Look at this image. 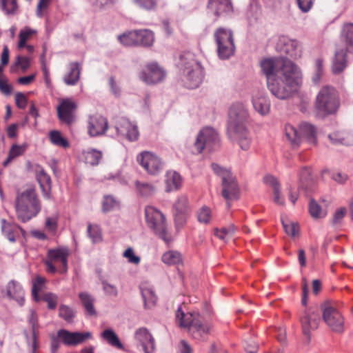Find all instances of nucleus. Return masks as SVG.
Here are the masks:
<instances>
[{"instance_id":"obj_31","label":"nucleus","mask_w":353,"mask_h":353,"mask_svg":"<svg viewBox=\"0 0 353 353\" xmlns=\"http://www.w3.org/2000/svg\"><path fill=\"white\" fill-rule=\"evenodd\" d=\"M135 190L137 195L142 198H150L157 192V187L150 182L137 180L134 181Z\"/></svg>"},{"instance_id":"obj_49","label":"nucleus","mask_w":353,"mask_h":353,"mask_svg":"<svg viewBox=\"0 0 353 353\" xmlns=\"http://www.w3.org/2000/svg\"><path fill=\"white\" fill-rule=\"evenodd\" d=\"M2 10L7 14H14L17 9V0H0Z\"/></svg>"},{"instance_id":"obj_10","label":"nucleus","mask_w":353,"mask_h":353,"mask_svg":"<svg viewBox=\"0 0 353 353\" xmlns=\"http://www.w3.org/2000/svg\"><path fill=\"white\" fill-rule=\"evenodd\" d=\"M220 138L217 131L211 127H205L198 133L194 143L198 153L203 150L212 152L219 146Z\"/></svg>"},{"instance_id":"obj_41","label":"nucleus","mask_w":353,"mask_h":353,"mask_svg":"<svg viewBox=\"0 0 353 353\" xmlns=\"http://www.w3.org/2000/svg\"><path fill=\"white\" fill-rule=\"evenodd\" d=\"M162 261L168 265H179L181 263L182 258L179 252L170 250L163 254Z\"/></svg>"},{"instance_id":"obj_37","label":"nucleus","mask_w":353,"mask_h":353,"mask_svg":"<svg viewBox=\"0 0 353 353\" xmlns=\"http://www.w3.org/2000/svg\"><path fill=\"white\" fill-rule=\"evenodd\" d=\"M101 337L111 346L119 350H123L124 346L120 341L118 336L112 329H106L101 334Z\"/></svg>"},{"instance_id":"obj_18","label":"nucleus","mask_w":353,"mask_h":353,"mask_svg":"<svg viewBox=\"0 0 353 353\" xmlns=\"http://www.w3.org/2000/svg\"><path fill=\"white\" fill-rule=\"evenodd\" d=\"M57 336L64 345L68 346H76L92 338L90 332H72L64 329L59 330L57 332Z\"/></svg>"},{"instance_id":"obj_7","label":"nucleus","mask_w":353,"mask_h":353,"mask_svg":"<svg viewBox=\"0 0 353 353\" xmlns=\"http://www.w3.org/2000/svg\"><path fill=\"white\" fill-rule=\"evenodd\" d=\"M212 169L222 179L221 194L223 197L228 201L237 199L239 196V187L236 178L230 170L223 168L216 163H212Z\"/></svg>"},{"instance_id":"obj_44","label":"nucleus","mask_w":353,"mask_h":353,"mask_svg":"<svg viewBox=\"0 0 353 353\" xmlns=\"http://www.w3.org/2000/svg\"><path fill=\"white\" fill-rule=\"evenodd\" d=\"M118 40L125 46H137V30L123 33L118 37Z\"/></svg>"},{"instance_id":"obj_59","label":"nucleus","mask_w":353,"mask_h":353,"mask_svg":"<svg viewBox=\"0 0 353 353\" xmlns=\"http://www.w3.org/2000/svg\"><path fill=\"white\" fill-rule=\"evenodd\" d=\"M15 65L19 66L25 72L30 65V59L27 57L19 55L16 57Z\"/></svg>"},{"instance_id":"obj_51","label":"nucleus","mask_w":353,"mask_h":353,"mask_svg":"<svg viewBox=\"0 0 353 353\" xmlns=\"http://www.w3.org/2000/svg\"><path fill=\"white\" fill-rule=\"evenodd\" d=\"M43 300L48 303V309L54 310L57 305L58 296L55 294L48 292L43 295Z\"/></svg>"},{"instance_id":"obj_62","label":"nucleus","mask_w":353,"mask_h":353,"mask_svg":"<svg viewBox=\"0 0 353 353\" xmlns=\"http://www.w3.org/2000/svg\"><path fill=\"white\" fill-rule=\"evenodd\" d=\"M88 233L94 243L99 242L101 240V234L97 228H92V226L89 225L88 227Z\"/></svg>"},{"instance_id":"obj_52","label":"nucleus","mask_w":353,"mask_h":353,"mask_svg":"<svg viewBox=\"0 0 353 353\" xmlns=\"http://www.w3.org/2000/svg\"><path fill=\"white\" fill-rule=\"evenodd\" d=\"M108 85L111 93L115 97H119L121 94V89L117 81H116L114 77H110L108 79Z\"/></svg>"},{"instance_id":"obj_39","label":"nucleus","mask_w":353,"mask_h":353,"mask_svg":"<svg viewBox=\"0 0 353 353\" xmlns=\"http://www.w3.org/2000/svg\"><path fill=\"white\" fill-rule=\"evenodd\" d=\"M141 291L145 307L149 308L153 306L157 300V297L156 296L154 290L150 288L141 287Z\"/></svg>"},{"instance_id":"obj_28","label":"nucleus","mask_w":353,"mask_h":353,"mask_svg":"<svg viewBox=\"0 0 353 353\" xmlns=\"http://www.w3.org/2000/svg\"><path fill=\"white\" fill-rule=\"evenodd\" d=\"M252 103L254 110L261 116H266L270 110V101L263 93H257L252 97Z\"/></svg>"},{"instance_id":"obj_23","label":"nucleus","mask_w":353,"mask_h":353,"mask_svg":"<svg viewBox=\"0 0 353 353\" xmlns=\"http://www.w3.org/2000/svg\"><path fill=\"white\" fill-rule=\"evenodd\" d=\"M6 296L8 298L15 301L20 306L25 303V292L21 284L16 281H10L6 286Z\"/></svg>"},{"instance_id":"obj_9","label":"nucleus","mask_w":353,"mask_h":353,"mask_svg":"<svg viewBox=\"0 0 353 353\" xmlns=\"http://www.w3.org/2000/svg\"><path fill=\"white\" fill-rule=\"evenodd\" d=\"M214 37L219 58L228 59L235 52L232 32L230 29L219 28L215 31Z\"/></svg>"},{"instance_id":"obj_38","label":"nucleus","mask_w":353,"mask_h":353,"mask_svg":"<svg viewBox=\"0 0 353 353\" xmlns=\"http://www.w3.org/2000/svg\"><path fill=\"white\" fill-rule=\"evenodd\" d=\"M1 231L3 234L10 241L15 242V232L19 229V226L15 224H12L6 221V219H1Z\"/></svg>"},{"instance_id":"obj_29","label":"nucleus","mask_w":353,"mask_h":353,"mask_svg":"<svg viewBox=\"0 0 353 353\" xmlns=\"http://www.w3.org/2000/svg\"><path fill=\"white\" fill-rule=\"evenodd\" d=\"M165 191L172 192L179 190L183 183V179L179 173L174 170H169L165 175Z\"/></svg>"},{"instance_id":"obj_53","label":"nucleus","mask_w":353,"mask_h":353,"mask_svg":"<svg viewBox=\"0 0 353 353\" xmlns=\"http://www.w3.org/2000/svg\"><path fill=\"white\" fill-rule=\"evenodd\" d=\"M45 283V279L41 276H37L34 279L32 288V294L36 301L39 300L38 292Z\"/></svg>"},{"instance_id":"obj_26","label":"nucleus","mask_w":353,"mask_h":353,"mask_svg":"<svg viewBox=\"0 0 353 353\" xmlns=\"http://www.w3.org/2000/svg\"><path fill=\"white\" fill-rule=\"evenodd\" d=\"M76 108V105L74 102L69 99H64L57 108V114L59 119L67 123L70 124L73 121L72 112Z\"/></svg>"},{"instance_id":"obj_36","label":"nucleus","mask_w":353,"mask_h":353,"mask_svg":"<svg viewBox=\"0 0 353 353\" xmlns=\"http://www.w3.org/2000/svg\"><path fill=\"white\" fill-rule=\"evenodd\" d=\"M79 298L85 310L86 314L89 316L95 315L97 312L94 307V297L88 292H83L79 293Z\"/></svg>"},{"instance_id":"obj_25","label":"nucleus","mask_w":353,"mask_h":353,"mask_svg":"<svg viewBox=\"0 0 353 353\" xmlns=\"http://www.w3.org/2000/svg\"><path fill=\"white\" fill-rule=\"evenodd\" d=\"M280 43L283 45L281 51L290 57L297 59L301 56V47L297 40L283 37Z\"/></svg>"},{"instance_id":"obj_24","label":"nucleus","mask_w":353,"mask_h":353,"mask_svg":"<svg viewBox=\"0 0 353 353\" xmlns=\"http://www.w3.org/2000/svg\"><path fill=\"white\" fill-rule=\"evenodd\" d=\"M135 339L139 341L145 353H154L155 342L149 331L145 327L138 329L134 334Z\"/></svg>"},{"instance_id":"obj_16","label":"nucleus","mask_w":353,"mask_h":353,"mask_svg":"<svg viewBox=\"0 0 353 353\" xmlns=\"http://www.w3.org/2000/svg\"><path fill=\"white\" fill-rule=\"evenodd\" d=\"M165 72L157 63H150L145 65L139 74L140 79L147 84H155L162 81Z\"/></svg>"},{"instance_id":"obj_30","label":"nucleus","mask_w":353,"mask_h":353,"mask_svg":"<svg viewBox=\"0 0 353 353\" xmlns=\"http://www.w3.org/2000/svg\"><path fill=\"white\" fill-rule=\"evenodd\" d=\"M68 72L63 76V81L68 85H74L80 78L81 63L79 62H71L68 66Z\"/></svg>"},{"instance_id":"obj_13","label":"nucleus","mask_w":353,"mask_h":353,"mask_svg":"<svg viewBox=\"0 0 353 353\" xmlns=\"http://www.w3.org/2000/svg\"><path fill=\"white\" fill-rule=\"evenodd\" d=\"M137 160L150 175H157L163 170L164 167V163L161 159L149 151H143L140 153L137 156Z\"/></svg>"},{"instance_id":"obj_54","label":"nucleus","mask_w":353,"mask_h":353,"mask_svg":"<svg viewBox=\"0 0 353 353\" xmlns=\"http://www.w3.org/2000/svg\"><path fill=\"white\" fill-rule=\"evenodd\" d=\"M323 73V61L321 59H318L315 63V73L312 78L313 81L315 83H318L321 79V76Z\"/></svg>"},{"instance_id":"obj_27","label":"nucleus","mask_w":353,"mask_h":353,"mask_svg":"<svg viewBox=\"0 0 353 353\" xmlns=\"http://www.w3.org/2000/svg\"><path fill=\"white\" fill-rule=\"evenodd\" d=\"M36 176L41 189L43 196L45 199L50 198L51 192V179L50 176L45 172L43 168L37 165L36 167Z\"/></svg>"},{"instance_id":"obj_33","label":"nucleus","mask_w":353,"mask_h":353,"mask_svg":"<svg viewBox=\"0 0 353 353\" xmlns=\"http://www.w3.org/2000/svg\"><path fill=\"white\" fill-rule=\"evenodd\" d=\"M346 66V52L344 50H337L332 61V72L338 74L343 72Z\"/></svg>"},{"instance_id":"obj_48","label":"nucleus","mask_w":353,"mask_h":353,"mask_svg":"<svg viewBox=\"0 0 353 353\" xmlns=\"http://www.w3.org/2000/svg\"><path fill=\"white\" fill-rule=\"evenodd\" d=\"M59 316L67 322H71L74 316V312L69 306L61 305L59 308Z\"/></svg>"},{"instance_id":"obj_6","label":"nucleus","mask_w":353,"mask_h":353,"mask_svg":"<svg viewBox=\"0 0 353 353\" xmlns=\"http://www.w3.org/2000/svg\"><path fill=\"white\" fill-rule=\"evenodd\" d=\"M176 319L180 327L188 328L194 339H200L209 332L210 325L203 322L198 312L185 313L179 306L176 312Z\"/></svg>"},{"instance_id":"obj_46","label":"nucleus","mask_w":353,"mask_h":353,"mask_svg":"<svg viewBox=\"0 0 353 353\" xmlns=\"http://www.w3.org/2000/svg\"><path fill=\"white\" fill-rule=\"evenodd\" d=\"M118 205L116 199L112 195H105L102 201V211L104 213L109 212L114 210Z\"/></svg>"},{"instance_id":"obj_17","label":"nucleus","mask_w":353,"mask_h":353,"mask_svg":"<svg viewBox=\"0 0 353 353\" xmlns=\"http://www.w3.org/2000/svg\"><path fill=\"white\" fill-rule=\"evenodd\" d=\"M117 135L119 138H126L130 141H134L138 139L139 133L137 126L132 123L126 118H121L114 126Z\"/></svg>"},{"instance_id":"obj_58","label":"nucleus","mask_w":353,"mask_h":353,"mask_svg":"<svg viewBox=\"0 0 353 353\" xmlns=\"http://www.w3.org/2000/svg\"><path fill=\"white\" fill-rule=\"evenodd\" d=\"M101 283L105 294L112 296H117L118 295V290L116 286L108 283L105 280H103Z\"/></svg>"},{"instance_id":"obj_60","label":"nucleus","mask_w":353,"mask_h":353,"mask_svg":"<svg viewBox=\"0 0 353 353\" xmlns=\"http://www.w3.org/2000/svg\"><path fill=\"white\" fill-rule=\"evenodd\" d=\"M136 3L141 8L152 10L156 8L157 1L156 0H134Z\"/></svg>"},{"instance_id":"obj_61","label":"nucleus","mask_w":353,"mask_h":353,"mask_svg":"<svg viewBox=\"0 0 353 353\" xmlns=\"http://www.w3.org/2000/svg\"><path fill=\"white\" fill-rule=\"evenodd\" d=\"M45 226L48 231L54 233L57 229V218L56 216L47 217Z\"/></svg>"},{"instance_id":"obj_45","label":"nucleus","mask_w":353,"mask_h":353,"mask_svg":"<svg viewBox=\"0 0 353 353\" xmlns=\"http://www.w3.org/2000/svg\"><path fill=\"white\" fill-rule=\"evenodd\" d=\"M50 139L51 142L57 146L66 148L69 146V143L59 131L52 130L50 133Z\"/></svg>"},{"instance_id":"obj_14","label":"nucleus","mask_w":353,"mask_h":353,"mask_svg":"<svg viewBox=\"0 0 353 353\" xmlns=\"http://www.w3.org/2000/svg\"><path fill=\"white\" fill-rule=\"evenodd\" d=\"M207 7L208 12L215 17V20L231 17L234 12L232 0H208Z\"/></svg>"},{"instance_id":"obj_57","label":"nucleus","mask_w":353,"mask_h":353,"mask_svg":"<svg viewBox=\"0 0 353 353\" xmlns=\"http://www.w3.org/2000/svg\"><path fill=\"white\" fill-rule=\"evenodd\" d=\"M345 213L346 209L345 208H340L337 209L334 214L332 224L334 226L339 225L344 218Z\"/></svg>"},{"instance_id":"obj_35","label":"nucleus","mask_w":353,"mask_h":353,"mask_svg":"<svg viewBox=\"0 0 353 353\" xmlns=\"http://www.w3.org/2000/svg\"><path fill=\"white\" fill-rule=\"evenodd\" d=\"M137 30V46L150 47L154 41V36L152 31L143 29Z\"/></svg>"},{"instance_id":"obj_34","label":"nucleus","mask_w":353,"mask_h":353,"mask_svg":"<svg viewBox=\"0 0 353 353\" xmlns=\"http://www.w3.org/2000/svg\"><path fill=\"white\" fill-rule=\"evenodd\" d=\"M263 181L273 188L274 201L279 205H284V199L281 196V185L277 179L272 175H267Z\"/></svg>"},{"instance_id":"obj_40","label":"nucleus","mask_w":353,"mask_h":353,"mask_svg":"<svg viewBox=\"0 0 353 353\" xmlns=\"http://www.w3.org/2000/svg\"><path fill=\"white\" fill-rule=\"evenodd\" d=\"M83 156L86 163L97 165L102 158V152L96 149H88L83 152Z\"/></svg>"},{"instance_id":"obj_64","label":"nucleus","mask_w":353,"mask_h":353,"mask_svg":"<svg viewBox=\"0 0 353 353\" xmlns=\"http://www.w3.org/2000/svg\"><path fill=\"white\" fill-rule=\"evenodd\" d=\"M37 31L32 29L28 26L21 30L19 34V38H23L26 41L31 37L32 35L37 34Z\"/></svg>"},{"instance_id":"obj_20","label":"nucleus","mask_w":353,"mask_h":353,"mask_svg":"<svg viewBox=\"0 0 353 353\" xmlns=\"http://www.w3.org/2000/svg\"><path fill=\"white\" fill-rule=\"evenodd\" d=\"M28 322L31 327L32 336H30L26 331L24 332V334L28 345L31 347L32 353H35L39 347L38 339L39 336V325L38 323L37 314L32 309L30 310V314L28 316Z\"/></svg>"},{"instance_id":"obj_55","label":"nucleus","mask_w":353,"mask_h":353,"mask_svg":"<svg viewBox=\"0 0 353 353\" xmlns=\"http://www.w3.org/2000/svg\"><path fill=\"white\" fill-rule=\"evenodd\" d=\"M123 256L128 259L129 263L132 264L138 265L141 261L140 257L134 254L133 249L131 248H128L124 252Z\"/></svg>"},{"instance_id":"obj_56","label":"nucleus","mask_w":353,"mask_h":353,"mask_svg":"<svg viewBox=\"0 0 353 353\" xmlns=\"http://www.w3.org/2000/svg\"><path fill=\"white\" fill-rule=\"evenodd\" d=\"M15 103L18 108L24 110L28 104V98L22 92H17L15 94Z\"/></svg>"},{"instance_id":"obj_12","label":"nucleus","mask_w":353,"mask_h":353,"mask_svg":"<svg viewBox=\"0 0 353 353\" xmlns=\"http://www.w3.org/2000/svg\"><path fill=\"white\" fill-rule=\"evenodd\" d=\"M145 220L148 227L165 241H168L165 216L153 206H147L145 209Z\"/></svg>"},{"instance_id":"obj_1","label":"nucleus","mask_w":353,"mask_h":353,"mask_svg":"<svg viewBox=\"0 0 353 353\" xmlns=\"http://www.w3.org/2000/svg\"><path fill=\"white\" fill-rule=\"evenodd\" d=\"M270 93L280 100L292 97L302 84L300 68L288 59L267 58L260 63Z\"/></svg>"},{"instance_id":"obj_3","label":"nucleus","mask_w":353,"mask_h":353,"mask_svg":"<svg viewBox=\"0 0 353 353\" xmlns=\"http://www.w3.org/2000/svg\"><path fill=\"white\" fill-rule=\"evenodd\" d=\"M179 67L184 85L189 89H194L201 83L204 75L201 64L194 59L193 54L185 52L180 56Z\"/></svg>"},{"instance_id":"obj_5","label":"nucleus","mask_w":353,"mask_h":353,"mask_svg":"<svg viewBox=\"0 0 353 353\" xmlns=\"http://www.w3.org/2000/svg\"><path fill=\"white\" fill-rule=\"evenodd\" d=\"M285 134L291 145L294 148H298L303 143L314 145L317 142L315 126L307 122L300 123L298 128L291 124H286Z\"/></svg>"},{"instance_id":"obj_50","label":"nucleus","mask_w":353,"mask_h":353,"mask_svg":"<svg viewBox=\"0 0 353 353\" xmlns=\"http://www.w3.org/2000/svg\"><path fill=\"white\" fill-rule=\"evenodd\" d=\"M282 225L287 234L295 236L299 233V226L297 223L282 220Z\"/></svg>"},{"instance_id":"obj_15","label":"nucleus","mask_w":353,"mask_h":353,"mask_svg":"<svg viewBox=\"0 0 353 353\" xmlns=\"http://www.w3.org/2000/svg\"><path fill=\"white\" fill-rule=\"evenodd\" d=\"M320 321V312L316 308L308 309L301 318L303 333L308 340L310 339L311 332L318 328Z\"/></svg>"},{"instance_id":"obj_11","label":"nucleus","mask_w":353,"mask_h":353,"mask_svg":"<svg viewBox=\"0 0 353 353\" xmlns=\"http://www.w3.org/2000/svg\"><path fill=\"white\" fill-rule=\"evenodd\" d=\"M323 320L327 327L336 333L345 330V319L341 312L332 303L325 302L321 305Z\"/></svg>"},{"instance_id":"obj_2","label":"nucleus","mask_w":353,"mask_h":353,"mask_svg":"<svg viewBox=\"0 0 353 353\" xmlns=\"http://www.w3.org/2000/svg\"><path fill=\"white\" fill-rule=\"evenodd\" d=\"M250 120L249 111L240 102L234 103L228 111V135L236 142L243 150H248L252 143V136L248 128Z\"/></svg>"},{"instance_id":"obj_43","label":"nucleus","mask_w":353,"mask_h":353,"mask_svg":"<svg viewBox=\"0 0 353 353\" xmlns=\"http://www.w3.org/2000/svg\"><path fill=\"white\" fill-rule=\"evenodd\" d=\"M342 35L346 43L347 50L353 53V23L344 26Z\"/></svg>"},{"instance_id":"obj_47","label":"nucleus","mask_w":353,"mask_h":353,"mask_svg":"<svg viewBox=\"0 0 353 353\" xmlns=\"http://www.w3.org/2000/svg\"><path fill=\"white\" fill-rule=\"evenodd\" d=\"M212 218L210 209L204 205L197 211V219L199 223L208 224Z\"/></svg>"},{"instance_id":"obj_63","label":"nucleus","mask_w":353,"mask_h":353,"mask_svg":"<svg viewBox=\"0 0 353 353\" xmlns=\"http://www.w3.org/2000/svg\"><path fill=\"white\" fill-rule=\"evenodd\" d=\"M314 0H297L299 9L303 12H307L312 8Z\"/></svg>"},{"instance_id":"obj_4","label":"nucleus","mask_w":353,"mask_h":353,"mask_svg":"<svg viewBox=\"0 0 353 353\" xmlns=\"http://www.w3.org/2000/svg\"><path fill=\"white\" fill-rule=\"evenodd\" d=\"M15 209L18 219L23 223L28 222L39 214L41 205L34 188H29L18 193Z\"/></svg>"},{"instance_id":"obj_8","label":"nucleus","mask_w":353,"mask_h":353,"mask_svg":"<svg viewBox=\"0 0 353 353\" xmlns=\"http://www.w3.org/2000/svg\"><path fill=\"white\" fill-rule=\"evenodd\" d=\"M337 92L333 87L324 86L319 91L316 101L317 110L323 115L335 113L339 107Z\"/></svg>"},{"instance_id":"obj_19","label":"nucleus","mask_w":353,"mask_h":353,"mask_svg":"<svg viewBox=\"0 0 353 353\" xmlns=\"http://www.w3.org/2000/svg\"><path fill=\"white\" fill-rule=\"evenodd\" d=\"M70 250L66 246H59L49 249L47 252V258L54 263H59V272L64 274L68 270V258Z\"/></svg>"},{"instance_id":"obj_22","label":"nucleus","mask_w":353,"mask_h":353,"mask_svg":"<svg viewBox=\"0 0 353 353\" xmlns=\"http://www.w3.org/2000/svg\"><path fill=\"white\" fill-rule=\"evenodd\" d=\"M88 128L90 137L103 135L108 128V120L98 114L91 115L89 117Z\"/></svg>"},{"instance_id":"obj_21","label":"nucleus","mask_w":353,"mask_h":353,"mask_svg":"<svg viewBox=\"0 0 353 353\" xmlns=\"http://www.w3.org/2000/svg\"><path fill=\"white\" fill-rule=\"evenodd\" d=\"M174 216L176 227L181 228L186 221V214L189 210V203L185 195H181L174 204Z\"/></svg>"},{"instance_id":"obj_32","label":"nucleus","mask_w":353,"mask_h":353,"mask_svg":"<svg viewBox=\"0 0 353 353\" xmlns=\"http://www.w3.org/2000/svg\"><path fill=\"white\" fill-rule=\"evenodd\" d=\"M313 185L314 181L311 177L310 168L303 167L299 174V190L310 192L312 191Z\"/></svg>"},{"instance_id":"obj_42","label":"nucleus","mask_w":353,"mask_h":353,"mask_svg":"<svg viewBox=\"0 0 353 353\" xmlns=\"http://www.w3.org/2000/svg\"><path fill=\"white\" fill-rule=\"evenodd\" d=\"M309 212L310 215L314 219H321L327 214L326 210L312 199L310 201Z\"/></svg>"}]
</instances>
